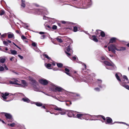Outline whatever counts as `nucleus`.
Here are the masks:
<instances>
[{"label": "nucleus", "instance_id": "f257e3e1", "mask_svg": "<svg viewBox=\"0 0 129 129\" xmlns=\"http://www.w3.org/2000/svg\"><path fill=\"white\" fill-rule=\"evenodd\" d=\"M104 63L107 69L113 70L116 68L115 65L112 62H110L107 61H105Z\"/></svg>", "mask_w": 129, "mask_h": 129}, {"label": "nucleus", "instance_id": "f03ea898", "mask_svg": "<svg viewBox=\"0 0 129 129\" xmlns=\"http://www.w3.org/2000/svg\"><path fill=\"white\" fill-rule=\"evenodd\" d=\"M90 116L92 117L90 118L91 120H98L101 119L102 118L103 119L104 121L106 120L105 117L102 115H91Z\"/></svg>", "mask_w": 129, "mask_h": 129}, {"label": "nucleus", "instance_id": "7ed1b4c3", "mask_svg": "<svg viewBox=\"0 0 129 129\" xmlns=\"http://www.w3.org/2000/svg\"><path fill=\"white\" fill-rule=\"evenodd\" d=\"M51 88L52 90L55 91L61 92L63 90L62 88L59 86H57L53 84H51Z\"/></svg>", "mask_w": 129, "mask_h": 129}, {"label": "nucleus", "instance_id": "20e7f679", "mask_svg": "<svg viewBox=\"0 0 129 129\" xmlns=\"http://www.w3.org/2000/svg\"><path fill=\"white\" fill-rule=\"evenodd\" d=\"M87 116H88L89 115L84 114H78V113L77 114L76 117L81 119H88L86 117Z\"/></svg>", "mask_w": 129, "mask_h": 129}, {"label": "nucleus", "instance_id": "39448f33", "mask_svg": "<svg viewBox=\"0 0 129 129\" xmlns=\"http://www.w3.org/2000/svg\"><path fill=\"white\" fill-rule=\"evenodd\" d=\"M108 48L109 51H111L112 52L115 54L116 51L115 50H116L117 48L115 45L112 44L108 46Z\"/></svg>", "mask_w": 129, "mask_h": 129}, {"label": "nucleus", "instance_id": "423d86ee", "mask_svg": "<svg viewBox=\"0 0 129 129\" xmlns=\"http://www.w3.org/2000/svg\"><path fill=\"white\" fill-rule=\"evenodd\" d=\"M54 109L55 110L59 111V113H60L61 115H64L66 113L65 111L63 110L61 108H59L56 106H54Z\"/></svg>", "mask_w": 129, "mask_h": 129}, {"label": "nucleus", "instance_id": "0eeeda50", "mask_svg": "<svg viewBox=\"0 0 129 129\" xmlns=\"http://www.w3.org/2000/svg\"><path fill=\"white\" fill-rule=\"evenodd\" d=\"M19 79H14L13 81H10L9 82L11 84H14L18 85H21V83Z\"/></svg>", "mask_w": 129, "mask_h": 129}, {"label": "nucleus", "instance_id": "6e6552de", "mask_svg": "<svg viewBox=\"0 0 129 129\" xmlns=\"http://www.w3.org/2000/svg\"><path fill=\"white\" fill-rule=\"evenodd\" d=\"M66 49L68 52H67L66 51L65 52L66 54H67L68 56L69 57L70 56L71 54H72L73 51L72 49L71 48L70 46H68L67 47Z\"/></svg>", "mask_w": 129, "mask_h": 129}, {"label": "nucleus", "instance_id": "1a4fd4ad", "mask_svg": "<svg viewBox=\"0 0 129 129\" xmlns=\"http://www.w3.org/2000/svg\"><path fill=\"white\" fill-rule=\"evenodd\" d=\"M39 81L40 83L44 85H46L48 83V81L44 79H40Z\"/></svg>", "mask_w": 129, "mask_h": 129}, {"label": "nucleus", "instance_id": "9d476101", "mask_svg": "<svg viewBox=\"0 0 129 129\" xmlns=\"http://www.w3.org/2000/svg\"><path fill=\"white\" fill-rule=\"evenodd\" d=\"M106 121L105 122L106 124H113L112 123V120L111 118L109 117H107L106 118Z\"/></svg>", "mask_w": 129, "mask_h": 129}, {"label": "nucleus", "instance_id": "9b49d317", "mask_svg": "<svg viewBox=\"0 0 129 129\" xmlns=\"http://www.w3.org/2000/svg\"><path fill=\"white\" fill-rule=\"evenodd\" d=\"M102 82V81L101 80L98 79L96 83V84H97L98 86L100 88H103V87L101 85Z\"/></svg>", "mask_w": 129, "mask_h": 129}, {"label": "nucleus", "instance_id": "f8f14e48", "mask_svg": "<svg viewBox=\"0 0 129 129\" xmlns=\"http://www.w3.org/2000/svg\"><path fill=\"white\" fill-rule=\"evenodd\" d=\"M9 94V93L7 92H5V93H3L2 94V97L3 98V99L4 101H5V100L7 99V97Z\"/></svg>", "mask_w": 129, "mask_h": 129}, {"label": "nucleus", "instance_id": "ddd939ff", "mask_svg": "<svg viewBox=\"0 0 129 129\" xmlns=\"http://www.w3.org/2000/svg\"><path fill=\"white\" fill-rule=\"evenodd\" d=\"M5 52L8 53L9 54H10L11 53L13 55H16L17 54V51L15 50H10V51L11 52V53L8 51H4Z\"/></svg>", "mask_w": 129, "mask_h": 129}, {"label": "nucleus", "instance_id": "4468645a", "mask_svg": "<svg viewBox=\"0 0 129 129\" xmlns=\"http://www.w3.org/2000/svg\"><path fill=\"white\" fill-rule=\"evenodd\" d=\"M97 33L98 34L100 33V36L102 37H104L105 36V34L104 32L103 31H102L100 30H96V34H97Z\"/></svg>", "mask_w": 129, "mask_h": 129}, {"label": "nucleus", "instance_id": "2eb2a0df", "mask_svg": "<svg viewBox=\"0 0 129 129\" xmlns=\"http://www.w3.org/2000/svg\"><path fill=\"white\" fill-rule=\"evenodd\" d=\"M21 83V85H20L21 87H24L27 86V83L24 80H20L19 79V80Z\"/></svg>", "mask_w": 129, "mask_h": 129}, {"label": "nucleus", "instance_id": "dca6fc26", "mask_svg": "<svg viewBox=\"0 0 129 129\" xmlns=\"http://www.w3.org/2000/svg\"><path fill=\"white\" fill-rule=\"evenodd\" d=\"M41 13V14H42L47 15L48 14V12L45 9L44 10H40L39 11Z\"/></svg>", "mask_w": 129, "mask_h": 129}, {"label": "nucleus", "instance_id": "f3484780", "mask_svg": "<svg viewBox=\"0 0 129 129\" xmlns=\"http://www.w3.org/2000/svg\"><path fill=\"white\" fill-rule=\"evenodd\" d=\"M73 96L74 99L75 100L79 99L80 98V95L78 93H74Z\"/></svg>", "mask_w": 129, "mask_h": 129}, {"label": "nucleus", "instance_id": "a211bd4d", "mask_svg": "<svg viewBox=\"0 0 129 129\" xmlns=\"http://www.w3.org/2000/svg\"><path fill=\"white\" fill-rule=\"evenodd\" d=\"M115 76L117 80L121 82V80L120 79L119 77L122 76L121 74L120 73H118L115 74Z\"/></svg>", "mask_w": 129, "mask_h": 129}, {"label": "nucleus", "instance_id": "6ab92c4d", "mask_svg": "<svg viewBox=\"0 0 129 129\" xmlns=\"http://www.w3.org/2000/svg\"><path fill=\"white\" fill-rule=\"evenodd\" d=\"M126 50V48L124 47H118L117 49H116V50L118 51H124Z\"/></svg>", "mask_w": 129, "mask_h": 129}, {"label": "nucleus", "instance_id": "aec40b11", "mask_svg": "<svg viewBox=\"0 0 129 129\" xmlns=\"http://www.w3.org/2000/svg\"><path fill=\"white\" fill-rule=\"evenodd\" d=\"M29 80L31 81L33 83L35 84H36V81L31 77L29 76L28 77Z\"/></svg>", "mask_w": 129, "mask_h": 129}, {"label": "nucleus", "instance_id": "412c9836", "mask_svg": "<svg viewBox=\"0 0 129 129\" xmlns=\"http://www.w3.org/2000/svg\"><path fill=\"white\" fill-rule=\"evenodd\" d=\"M90 38L95 42H97L98 41V39L96 38L95 36L94 35L92 36L91 37H90Z\"/></svg>", "mask_w": 129, "mask_h": 129}, {"label": "nucleus", "instance_id": "4be33fe9", "mask_svg": "<svg viewBox=\"0 0 129 129\" xmlns=\"http://www.w3.org/2000/svg\"><path fill=\"white\" fill-rule=\"evenodd\" d=\"M5 116L6 117L7 120L8 119H10L12 117V115L10 114L5 113Z\"/></svg>", "mask_w": 129, "mask_h": 129}, {"label": "nucleus", "instance_id": "5701e85b", "mask_svg": "<svg viewBox=\"0 0 129 129\" xmlns=\"http://www.w3.org/2000/svg\"><path fill=\"white\" fill-rule=\"evenodd\" d=\"M6 60V57H0V63H3Z\"/></svg>", "mask_w": 129, "mask_h": 129}, {"label": "nucleus", "instance_id": "b1692460", "mask_svg": "<svg viewBox=\"0 0 129 129\" xmlns=\"http://www.w3.org/2000/svg\"><path fill=\"white\" fill-rule=\"evenodd\" d=\"M22 100L24 102L27 103H29L30 102V100L27 98L25 97L22 99Z\"/></svg>", "mask_w": 129, "mask_h": 129}, {"label": "nucleus", "instance_id": "393cba45", "mask_svg": "<svg viewBox=\"0 0 129 129\" xmlns=\"http://www.w3.org/2000/svg\"><path fill=\"white\" fill-rule=\"evenodd\" d=\"M73 111H69L68 113V116L70 117H73Z\"/></svg>", "mask_w": 129, "mask_h": 129}, {"label": "nucleus", "instance_id": "a878e982", "mask_svg": "<svg viewBox=\"0 0 129 129\" xmlns=\"http://www.w3.org/2000/svg\"><path fill=\"white\" fill-rule=\"evenodd\" d=\"M123 79L124 81H125V80H126V82H125V83H129L128 79L126 76L124 75L123 76Z\"/></svg>", "mask_w": 129, "mask_h": 129}, {"label": "nucleus", "instance_id": "bb28decb", "mask_svg": "<svg viewBox=\"0 0 129 129\" xmlns=\"http://www.w3.org/2000/svg\"><path fill=\"white\" fill-rule=\"evenodd\" d=\"M65 71H66L65 72L66 73L67 75H69V76H71V75L69 73V72L70 71V70L69 69H68L67 68H66L65 69Z\"/></svg>", "mask_w": 129, "mask_h": 129}, {"label": "nucleus", "instance_id": "cd10ccee", "mask_svg": "<svg viewBox=\"0 0 129 129\" xmlns=\"http://www.w3.org/2000/svg\"><path fill=\"white\" fill-rule=\"evenodd\" d=\"M8 37L9 38H14V35L12 33L10 34H8Z\"/></svg>", "mask_w": 129, "mask_h": 129}, {"label": "nucleus", "instance_id": "c85d7f7f", "mask_svg": "<svg viewBox=\"0 0 129 129\" xmlns=\"http://www.w3.org/2000/svg\"><path fill=\"white\" fill-rule=\"evenodd\" d=\"M121 84L125 88H126L127 89L129 90V87L127 85L124 84L123 83Z\"/></svg>", "mask_w": 129, "mask_h": 129}, {"label": "nucleus", "instance_id": "c756f323", "mask_svg": "<svg viewBox=\"0 0 129 129\" xmlns=\"http://www.w3.org/2000/svg\"><path fill=\"white\" fill-rule=\"evenodd\" d=\"M73 79L76 80V81H78V82H80L81 81H83V80H85V79H84L83 80H82V79H78L76 77V78H75L74 77H73Z\"/></svg>", "mask_w": 129, "mask_h": 129}, {"label": "nucleus", "instance_id": "7c9ffc66", "mask_svg": "<svg viewBox=\"0 0 129 129\" xmlns=\"http://www.w3.org/2000/svg\"><path fill=\"white\" fill-rule=\"evenodd\" d=\"M35 104L38 107H41L43 105V104L42 103L39 102H36Z\"/></svg>", "mask_w": 129, "mask_h": 129}, {"label": "nucleus", "instance_id": "2f4dec72", "mask_svg": "<svg viewBox=\"0 0 129 129\" xmlns=\"http://www.w3.org/2000/svg\"><path fill=\"white\" fill-rule=\"evenodd\" d=\"M22 3L21 5V6L23 8H24L25 6V1L23 0H22Z\"/></svg>", "mask_w": 129, "mask_h": 129}, {"label": "nucleus", "instance_id": "473e14b6", "mask_svg": "<svg viewBox=\"0 0 129 129\" xmlns=\"http://www.w3.org/2000/svg\"><path fill=\"white\" fill-rule=\"evenodd\" d=\"M116 38H111L110 40V42L111 43H113L114 42Z\"/></svg>", "mask_w": 129, "mask_h": 129}, {"label": "nucleus", "instance_id": "72a5a7b5", "mask_svg": "<svg viewBox=\"0 0 129 129\" xmlns=\"http://www.w3.org/2000/svg\"><path fill=\"white\" fill-rule=\"evenodd\" d=\"M43 56L45 57V58H47L48 59H49V60H51V58L49 57V56L46 54H43Z\"/></svg>", "mask_w": 129, "mask_h": 129}, {"label": "nucleus", "instance_id": "f704fd0d", "mask_svg": "<svg viewBox=\"0 0 129 129\" xmlns=\"http://www.w3.org/2000/svg\"><path fill=\"white\" fill-rule=\"evenodd\" d=\"M33 88L34 89V90L35 91H40V89L39 88H38L37 87H36L35 86H34Z\"/></svg>", "mask_w": 129, "mask_h": 129}, {"label": "nucleus", "instance_id": "c9c22d12", "mask_svg": "<svg viewBox=\"0 0 129 129\" xmlns=\"http://www.w3.org/2000/svg\"><path fill=\"white\" fill-rule=\"evenodd\" d=\"M7 36V34L6 33H5L2 35L1 36V38L2 39L3 38H5Z\"/></svg>", "mask_w": 129, "mask_h": 129}, {"label": "nucleus", "instance_id": "e433bc0d", "mask_svg": "<svg viewBox=\"0 0 129 129\" xmlns=\"http://www.w3.org/2000/svg\"><path fill=\"white\" fill-rule=\"evenodd\" d=\"M57 65L58 67L61 68L62 67L63 64L61 63H57Z\"/></svg>", "mask_w": 129, "mask_h": 129}, {"label": "nucleus", "instance_id": "4c0bfd02", "mask_svg": "<svg viewBox=\"0 0 129 129\" xmlns=\"http://www.w3.org/2000/svg\"><path fill=\"white\" fill-rule=\"evenodd\" d=\"M73 113L74 114H73V117H76V115L78 113H77L76 112H75L74 111H73Z\"/></svg>", "mask_w": 129, "mask_h": 129}, {"label": "nucleus", "instance_id": "58836bf2", "mask_svg": "<svg viewBox=\"0 0 129 129\" xmlns=\"http://www.w3.org/2000/svg\"><path fill=\"white\" fill-rule=\"evenodd\" d=\"M45 65L46 66V67L48 69H49V68H50L51 66V64L50 63H48L46 65V64H45Z\"/></svg>", "mask_w": 129, "mask_h": 129}, {"label": "nucleus", "instance_id": "ea45409f", "mask_svg": "<svg viewBox=\"0 0 129 129\" xmlns=\"http://www.w3.org/2000/svg\"><path fill=\"white\" fill-rule=\"evenodd\" d=\"M5 13V12L4 10H1L0 11V15L2 16L4 15Z\"/></svg>", "mask_w": 129, "mask_h": 129}, {"label": "nucleus", "instance_id": "a19ab883", "mask_svg": "<svg viewBox=\"0 0 129 129\" xmlns=\"http://www.w3.org/2000/svg\"><path fill=\"white\" fill-rule=\"evenodd\" d=\"M56 40L58 42L60 43L62 42V40L60 38H59L58 37H57L56 38Z\"/></svg>", "mask_w": 129, "mask_h": 129}, {"label": "nucleus", "instance_id": "79ce46f5", "mask_svg": "<svg viewBox=\"0 0 129 129\" xmlns=\"http://www.w3.org/2000/svg\"><path fill=\"white\" fill-rule=\"evenodd\" d=\"M7 120L8 122H11L13 120V119L12 117L11 118H10V119H8V120Z\"/></svg>", "mask_w": 129, "mask_h": 129}, {"label": "nucleus", "instance_id": "37998d69", "mask_svg": "<svg viewBox=\"0 0 129 129\" xmlns=\"http://www.w3.org/2000/svg\"><path fill=\"white\" fill-rule=\"evenodd\" d=\"M67 102L68 103H66V105L68 106H70V105H69V104H70V105H71L72 104V103L70 101H67Z\"/></svg>", "mask_w": 129, "mask_h": 129}, {"label": "nucleus", "instance_id": "c03bdc74", "mask_svg": "<svg viewBox=\"0 0 129 129\" xmlns=\"http://www.w3.org/2000/svg\"><path fill=\"white\" fill-rule=\"evenodd\" d=\"M4 66H1V65H0V71H3L4 70Z\"/></svg>", "mask_w": 129, "mask_h": 129}, {"label": "nucleus", "instance_id": "a18cd8bd", "mask_svg": "<svg viewBox=\"0 0 129 129\" xmlns=\"http://www.w3.org/2000/svg\"><path fill=\"white\" fill-rule=\"evenodd\" d=\"M8 125L10 126L11 127H14L15 126V124L14 123H13L11 124H8Z\"/></svg>", "mask_w": 129, "mask_h": 129}, {"label": "nucleus", "instance_id": "49530a36", "mask_svg": "<svg viewBox=\"0 0 129 129\" xmlns=\"http://www.w3.org/2000/svg\"><path fill=\"white\" fill-rule=\"evenodd\" d=\"M73 31L74 32H76L77 31V27L76 26L74 27Z\"/></svg>", "mask_w": 129, "mask_h": 129}, {"label": "nucleus", "instance_id": "de8ad7c7", "mask_svg": "<svg viewBox=\"0 0 129 129\" xmlns=\"http://www.w3.org/2000/svg\"><path fill=\"white\" fill-rule=\"evenodd\" d=\"M3 43L5 45L7 46L8 45V43L6 41H3Z\"/></svg>", "mask_w": 129, "mask_h": 129}, {"label": "nucleus", "instance_id": "09e8293b", "mask_svg": "<svg viewBox=\"0 0 129 129\" xmlns=\"http://www.w3.org/2000/svg\"><path fill=\"white\" fill-rule=\"evenodd\" d=\"M57 26L55 25H53L52 27V28L53 29H57Z\"/></svg>", "mask_w": 129, "mask_h": 129}, {"label": "nucleus", "instance_id": "8fccbe9b", "mask_svg": "<svg viewBox=\"0 0 129 129\" xmlns=\"http://www.w3.org/2000/svg\"><path fill=\"white\" fill-rule=\"evenodd\" d=\"M21 38L23 40L27 39L23 35H22L21 36Z\"/></svg>", "mask_w": 129, "mask_h": 129}, {"label": "nucleus", "instance_id": "3c124183", "mask_svg": "<svg viewBox=\"0 0 129 129\" xmlns=\"http://www.w3.org/2000/svg\"><path fill=\"white\" fill-rule=\"evenodd\" d=\"M94 89L96 91H100L99 88L98 87L95 88Z\"/></svg>", "mask_w": 129, "mask_h": 129}, {"label": "nucleus", "instance_id": "603ef678", "mask_svg": "<svg viewBox=\"0 0 129 129\" xmlns=\"http://www.w3.org/2000/svg\"><path fill=\"white\" fill-rule=\"evenodd\" d=\"M89 2L88 3V5H89V7H90V6L92 4V3L91 2V0H89Z\"/></svg>", "mask_w": 129, "mask_h": 129}, {"label": "nucleus", "instance_id": "864d4df0", "mask_svg": "<svg viewBox=\"0 0 129 129\" xmlns=\"http://www.w3.org/2000/svg\"><path fill=\"white\" fill-rule=\"evenodd\" d=\"M3 66H4V68L6 70H8V68L5 65V64H3Z\"/></svg>", "mask_w": 129, "mask_h": 129}, {"label": "nucleus", "instance_id": "5fc2aeb1", "mask_svg": "<svg viewBox=\"0 0 129 129\" xmlns=\"http://www.w3.org/2000/svg\"><path fill=\"white\" fill-rule=\"evenodd\" d=\"M87 114V115H89V116H86V118H87V119H86V120H88L89 119V118H90V116H91V115H89V114Z\"/></svg>", "mask_w": 129, "mask_h": 129}, {"label": "nucleus", "instance_id": "6e6d98bb", "mask_svg": "<svg viewBox=\"0 0 129 129\" xmlns=\"http://www.w3.org/2000/svg\"><path fill=\"white\" fill-rule=\"evenodd\" d=\"M32 45L33 46L36 47V43L35 42H33L32 43Z\"/></svg>", "mask_w": 129, "mask_h": 129}, {"label": "nucleus", "instance_id": "4d7b16f0", "mask_svg": "<svg viewBox=\"0 0 129 129\" xmlns=\"http://www.w3.org/2000/svg\"><path fill=\"white\" fill-rule=\"evenodd\" d=\"M45 35H43L41 36V39H44L45 38Z\"/></svg>", "mask_w": 129, "mask_h": 129}, {"label": "nucleus", "instance_id": "13d9d810", "mask_svg": "<svg viewBox=\"0 0 129 129\" xmlns=\"http://www.w3.org/2000/svg\"><path fill=\"white\" fill-rule=\"evenodd\" d=\"M18 56L21 59H22L23 58V57L20 55H18Z\"/></svg>", "mask_w": 129, "mask_h": 129}, {"label": "nucleus", "instance_id": "bf43d9fd", "mask_svg": "<svg viewBox=\"0 0 129 129\" xmlns=\"http://www.w3.org/2000/svg\"><path fill=\"white\" fill-rule=\"evenodd\" d=\"M48 18V17H46L45 16H44L43 17V19H47Z\"/></svg>", "mask_w": 129, "mask_h": 129}, {"label": "nucleus", "instance_id": "052dcab7", "mask_svg": "<svg viewBox=\"0 0 129 129\" xmlns=\"http://www.w3.org/2000/svg\"><path fill=\"white\" fill-rule=\"evenodd\" d=\"M39 33L41 35H42L43 34H45V32H44L41 31V32H40Z\"/></svg>", "mask_w": 129, "mask_h": 129}, {"label": "nucleus", "instance_id": "680f3d73", "mask_svg": "<svg viewBox=\"0 0 129 129\" xmlns=\"http://www.w3.org/2000/svg\"><path fill=\"white\" fill-rule=\"evenodd\" d=\"M24 26L25 28H26L28 27V25L26 24H24Z\"/></svg>", "mask_w": 129, "mask_h": 129}, {"label": "nucleus", "instance_id": "e2e57ef3", "mask_svg": "<svg viewBox=\"0 0 129 129\" xmlns=\"http://www.w3.org/2000/svg\"><path fill=\"white\" fill-rule=\"evenodd\" d=\"M76 59V57L75 56L73 57L71 59L72 60H75Z\"/></svg>", "mask_w": 129, "mask_h": 129}, {"label": "nucleus", "instance_id": "0e129e2a", "mask_svg": "<svg viewBox=\"0 0 129 129\" xmlns=\"http://www.w3.org/2000/svg\"><path fill=\"white\" fill-rule=\"evenodd\" d=\"M82 65H84V67H85V69H86V65L85 64H84V63H83L82 64Z\"/></svg>", "mask_w": 129, "mask_h": 129}, {"label": "nucleus", "instance_id": "69168bd1", "mask_svg": "<svg viewBox=\"0 0 129 129\" xmlns=\"http://www.w3.org/2000/svg\"><path fill=\"white\" fill-rule=\"evenodd\" d=\"M61 22L62 24H65L66 23V22L64 21H61Z\"/></svg>", "mask_w": 129, "mask_h": 129}, {"label": "nucleus", "instance_id": "338daca9", "mask_svg": "<svg viewBox=\"0 0 129 129\" xmlns=\"http://www.w3.org/2000/svg\"><path fill=\"white\" fill-rule=\"evenodd\" d=\"M101 59L102 60H104L105 59V58L104 57H102L101 58Z\"/></svg>", "mask_w": 129, "mask_h": 129}, {"label": "nucleus", "instance_id": "774afa93", "mask_svg": "<svg viewBox=\"0 0 129 129\" xmlns=\"http://www.w3.org/2000/svg\"><path fill=\"white\" fill-rule=\"evenodd\" d=\"M14 58V57H12L10 58V60L11 61H12L13 59Z\"/></svg>", "mask_w": 129, "mask_h": 129}]
</instances>
